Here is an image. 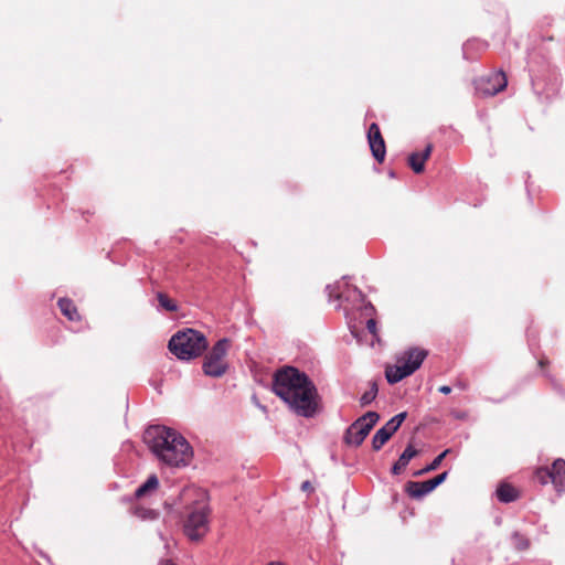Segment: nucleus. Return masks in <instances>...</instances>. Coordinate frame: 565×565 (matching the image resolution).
<instances>
[{
    "mask_svg": "<svg viewBox=\"0 0 565 565\" xmlns=\"http://www.w3.org/2000/svg\"><path fill=\"white\" fill-rule=\"evenodd\" d=\"M58 307L62 313L71 321H77L79 319V315L77 309L72 300L67 298H61L58 300Z\"/></svg>",
    "mask_w": 565,
    "mask_h": 565,
    "instance_id": "obj_16",
    "label": "nucleus"
},
{
    "mask_svg": "<svg viewBox=\"0 0 565 565\" xmlns=\"http://www.w3.org/2000/svg\"><path fill=\"white\" fill-rule=\"evenodd\" d=\"M535 478L542 484L552 482L556 491H565V460L556 459L552 468H539L535 472Z\"/></svg>",
    "mask_w": 565,
    "mask_h": 565,
    "instance_id": "obj_7",
    "label": "nucleus"
},
{
    "mask_svg": "<svg viewBox=\"0 0 565 565\" xmlns=\"http://www.w3.org/2000/svg\"><path fill=\"white\" fill-rule=\"evenodd\" d=\"M377 395V385L376 383H372L371 384V387L369 391L364 392L363 395L361 396L360 398V403L362 406H366L369 404H371L374 398L376 397Z\"/></svg>",
    "mask_w": 565,
    "mask_h": 565,
    "instance_id": "obj_19",
    "label": "nucleus"
},
{
    "mask_svg": "<svg viewBox=\"0 0 565 565\" xmlns=\"http://www.w3.org/2000/svg\"><path fill=\"white\" fill-rule=\"evenodd\" d=\"M143 438L156 457L167 466L185 467L193 458V450L188 440L172 428L150 426Z\"/></svg>",
    "mask_w": 565,
    "mask_h": 565,
    "instance_id": "obj_2",
    "label": "nucleus"
},
{
    "mask_svg": "<svg viewBox=\"0 0 565 565\" xmlns=\"http://www.w3.org/2000/svg\"><path fill=\"white\" fill-rule=\"evenodd\" d=\"M364 309H365V311H367L370 313L374 311V308H373V306L370 302L367 305H365Z\"/></svg>",
    "mask_w": 565,
    "mask_h": 565,
    "instance_id": "obj_29",
    "label": "nucleus"
},
{
    "mask_svg": "<svg viewBox=\"0 0 565 565\" xmlns=\"http://www.w3.org/2000/svg\"><path fill=\"white\" fill-rule=\"evenodd\" d=\"M450 452V449L444 450L440 455H438L427 467H425L423 470H420L418 473H426L433 470H436L444 458Z\"/></svg>",
    "mask_w": 565,
    "mask_h": 565,
    "instance_id": "obj_21",
    "label": "nucleus"
},
{
    "mask_svg": "<svg viewBox=\"0 0 565 565\" xmlns=\"http://www.w3.org/2000/svg\"><path fill=\"white\" fill-rule=\"evenodd\" d=\"M168 347L179 360L190 361L207 349V340L202 332L186 328L173 334Z\"/></svg>",
    "mask_w": 565,
    "mask_h": 565,
    "instance_id": "obj_4",
    "label": "nucleus"
},
{
    "mask_svg": "<svg viewBox=\"0 0 565 565\" xmlns=\"http://www.w3.org/2000/svg\"><path fill=\"white\" fill-rule=\"evenodd\" d=\"M141 518H150V519H154L158 516V513L152 511V510H149L147 511L146 513L141 514L140 515Z\"/></svg>",
    "mask_w": 565,
    "mask_h": 565,
    "instance_id": "obj_25",
    "label": "nucleus"
},
{
    "mask_svg": "<svg viewBox=\"0 0 565 565\" xmlns=\"http://www.w3.org/2000/svg\"><path fill=\"white\" fill-rule=\"evenodd\" d=\"M447 475V472H443L435 478L423 482L411 481L407 484V492L412 498H422L441 484L446 480Z\"/></svg>",
    "mask_w": 565,
    "mask_h": 565,
    "instance_id": "obj_10",
    "label": "nucleus"
},
{
    "mask_svg": "<svg viewBox=\"0 0 565 565\" xmlns=\"http://www.w3.org/2000/svg\"><path fill=\"white\" fill-rule=\"evenodd\" d=\"M438 391L443 394H449L451 392V387L448 385H443L438 388Z\"/></svg>",
    "mask_w": 565,
    "mask_h": 565,
    "instance_id": "obj_26",
    "label": "nucleus"
},
{
    "mask_svg": "<svg viewBox=\"0 0 565 565\" xmlns=\"http://www.w3.org/2000/svg\"><path fill=\"white\" fill-rule=\"evenodd\" d=\"M231 348V341L226 338L220 339L206 353L203 361V372L207 376L221 377L226 373L228 363L227 352Z\"/></svg>",
    "mask_w": 565,
    "mask_h": 565,
    "instance_id": "obj_5",
    "label": "nucleus"
},
{
    "mask_svg": "<svg viewBox=\"0 0 565 565\" xmlns=\"http://www.w3.org/2000/svg\"><path fill=\"white\" fill-rule=\"evenodd\" d=\"M416 455L417 450L412 446H407L403 454L399 456L398 460L393 465L392 473L399 475Z\"/></svg>",
    "mask_w": 565,
    "mask_h": 565,
    "instance_id": "obj_14",
    "label": "nucleus"
},
{
    "mask_svg": "<svg viewBox=\"0 0 565 565\" xmlns=\"http://www.w3.org/2000/svg\"><path fill=\"white\" fill-rule=\"evenodd\" d=\"M386 143H369L370 149L372 151L373 157L379 161L382 162L386 154Z\"/></svg>",
    "mask_w": 565,
    "mask_h": 565,
    "instance_id": "obj_20",
    "label": "nucleus"
},
{
    "mask_svg": "<svg viewBox=\"0 0 565 565\" xmlns=\"http://www.w3.org/2000/svg\"><path fill=\"white\" fill-rule=\"evenodd\" d=\"M431 151L433 148L428 143L423 149L414 151L408 156V166L415 173H422L425 170V162L430 157Z\"/></svg>",
    "mask_w": 565,
    "mask_h": 565,
    "instance_id": "obj_12",
    "label": "nucleus"
},
{
    "mask_svg": "<svg viewBox=\"0 0 565 565\" xmlns=\"http://www.w3.org/2000/svg\"><path fill=\"white\" fill-rule=\"evenodd\" d=\"M184 499H193L188 505L183 531L191 541L202 540L210 531L211 508L207 492L203 489L191 488L183 493Z\"/></svg>",
    "mask_w": 565,
    "mask_h": 565,
    "instance_id": "obj_3",
    "label": "nucleus"
},
{
    "mask_svg": "<svg viewBox=\"0 0 565 565\" xmlns=\"http://www.w3.org/2000/svg\"><path fill=\"white\" fill-rule=\"evenodd\" d=\"M507 75L503 71L492 72L477 81V90L484 96H494L505 89Z\"/></svg>",
    "mask_w": 565,
    "mask_h": 565,
    "instance_id": "obj_8",
    "label": "nucleus"
},
{
    "mask_svg": "<svg viewBox=\"0 0 565 565\" xmlns=\"http://www.w3.org/2000/svg\"><path fill=\"white\" fill-rule=\"evenodd\" d=\"M414 373V367L404 369L403 363H396V365L387 366L385 370V376L390 384H395L402 381L403 379L412 375Z\"/></svg>",
    "mask_w": 565,
    "mask_h": 565,
    "instance_id": "obj_13",
    "label": "nucleus"
},
{
    "mask_svg": "<svg viewBox=\"0 0 565 565\" xmlns=\"http://www.w3.org/2000/svg\"><path fill=\"white\" fill-rule=\"evenodd\" d=\"M379 419L380 415L377 413H365L347 429L344 434V441L348 445L360 446Z\"/></svg>",
    "mask_w": 565,
    "mask_h": 565,
    "instance_id": "obj_6",
    "label": "nucleus"
},
{
    "mask_svg": "<svg viewBox=\"0 0 565 565\" xmlns=\"http://www.w3.org/2000/svg\"><path fill=\"white\" fill-rule=\"evenodd\" d=\"M513 541H514V545L516 546V548L519 550H525L529 547V541L523 537L522 535L515 533L513 535Z\"/></svg>",
    "mask_w": 565,
    "mask_h": 565,
    "instance_id": "obj_23",
    "label": "nucleus"
},
{
    "mask_svg": "<svg viewBox=\"0 0 565 565\" xmlns=\"http://www.w3.org/2000/svg\"><path fill=\"white\" fill-rule=\"evenodd\" d=\"M159 486V480L156 475H151L146 482L137 488L135 495L136 498H142L151 491H154Z\"/></svg>",
    "mask_w": 565,
    "mask_h": 565,
    "instance_id": "obj_17",
    "label": "nucleus"
},
{
    "mask_svg": "<svg viewBox=\"0 0 565 565\" xmlns=\"http://www.w3.org/2000/svg\"><path fill=\"white\" fill-rule=\"evenodd\" d=\"M157 298L162 309L170 312H174L178 310L177 303L173 300H171L167 295L159 292Z\"/></svg>",
    "mask_w": 565,
    "mask_h": 565,
    "instance_id": "obj_18",
    "label": "nucleus"
},
{
    "mask_svg": "<svg viewBox=\"0 0 565 565\" xmlns=\"http://www.w3.org/2000/svg\"><path fill=\"white\" fill-rule=\"evenodd\" d=\"M366 328L373 335H376V321L374 319H369L366 322Z\"/></svg>",
    "mask_w": 565,
    "mask_h": 565,
    "instance_id": "obj_24",
    "label": "nucleus"
},
{
    "mask_svg": "<svg viewBox=\"0 0 565 565\" xmlns=\"http://www.w3.org/2000/svg\"><path fill=\"white\" fill-rule=\"evenodd\" d=\"M427 356V352L425 350H420L417 348L409 349L403 353L402 356L398 358V363L404 364V369L414 367V372L418 370Z\"/></svg>",
    "mask_w": 565,
    "mask_h": 565,
    "instance_id": "obj_11",
    "label": "nucleus"
},
{
    "mask_svg": "<svg viewBox=\"0 0 565 565\" xmlns=\"http://www.w3.org/2000/svg\"><path fill=\"white\" fill-rule=\"evenodd\" d=\"M407 414L399 413L392 417L383 427H381L372 438V447L374 450H380L394 433L401 427Z\"/></svg>",
    "mask_w": 565,
    "mask_h": 565,
    "instance_id": "obj_9",
    "label": "nucleus"
},
{
    "mask_svg": "<svg viewBox=\"0 0 565 565\" xmlns=\"http://www.w3.org/2000/svg\"><path fill=\"white\" fill-rule=\"evenodd\" d=\"M353 292L356 296V298H359L361 301H364V295L362 294V291H360L358 288H354Z\"/></svg>",
    "mask_w": 565,
    "mask_h": 565,
    "instance_id": "obj_27",
    "label": "nucleus"
},
{
    "mask_svg": "<svg viewBox=\"0 0 565 565\" xmlns=\"http://www.w3.org/2000/svg\"><path fill=\"white\" fill-rule=\"evenodd\" d=\"M273 391L297 415L312 417L318 409V393L310 379L292 366L276 371Z\"/></svg>",
    "mask_w": 565,
    "mask_h": 565,
    "instance_id": "obj_1",
    "label": "nucleus"
},
{
    "mask_svg": "<svg viewBox=\"0 0 565 565\" xmlns=\"http://www.w3.org/2000/svg\"><path fill=\"white\" fill-rule=\"evenodd\" d=\"M497 497L499 501L509 503L518 499V490L509 483H501L497 489Z\"/></svg>",
    "mask_w": 565,
    "mask_h": 565,
    "instance_id": "obj_15",
    "label": "nucleus"
},
{
    "mask_svg": "<svg viewBox=\"0 0 565 565\" xmlns=\"http://www.w3.org/2000/svg\"><path fill=\"white\" fill-rule=\"evenodd\" d=\"M301 489H302L303 491H307V490L311 489V484H310V482H309V481H305V482L301 484Z\"/></svg>",
    "mask_w": 565,
    "mask_h": 565,
    "instance_id": "obj_28",
    "label": "nucleus"
},
{
    "mask_svg": "<svg viewBox=\"0 0 565 565\" xmlns=\"http://www.w3.org/2000/svg\"><path fill=\"white\" fill-rule=\"evenodd\" d=\"M367 141H384L380 127L376 124H372L367 129Z\"/></svg>",
    "mask_w": 565,
    "mask_h": 565,
    "instance_id": "obj_22",
    "label": "nucleus"
}]
</instances>
